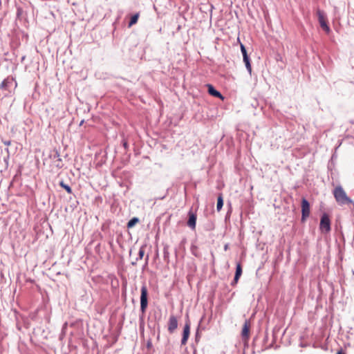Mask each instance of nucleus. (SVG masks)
<instances>
[{
    "mask_svg": "<svg viewBox=\"0 0 354 354\" xmlns=\"http://www.w3.org/2000/svg\"><path fill=\"white\" fill-rule=\"evenodd\" d=\"M207 86L209 95L214 97H219L221 100L224 99L223 96L221 94V93L216 91L212 84H207Z\"/></svg>",
    "mask_w": 354,
    "mask_h": 354,
    "instance_id": "9d476101",
    "label": "nucleus"
},
{
    "mask_svg": "<svg viewBox=\"0 0 354 354\" xmlns=\"http://www.w3.org/2000/svg\"><path fill=\"white\" fill-rule=\"evenodd\" d=\"M243 57V62H245V66L247 70L249 71L250 73L252 72V66L250 64V59L248 55L244 56Z\"/></svg>",
    "mask_w": 354,
    "mask_h": 354,
    "instance_id": "ddd939ff",
    "label": "nucleus"
},
{
    "mask_svg": "<svg viewBox=\"0 0 354 354\" xmlns=\"http://www.w3.org/2000/svg\"><path fill=\"white\" fill-rule=\"evenodd\" d=\"M317 15L318 21L319 23L321 28L326 33H329L330 32V28L328 25V20H327V17H326L325 13L323 11L318 9L317 10Z\"/></svg>",
    "mask_w": 354,
    "mask_h": 354,
    "instance_id": "7ed1b4c3",
    "label": "nucleus"
},
{
    "mask_svg": "<svg viewBox=\"0 0 354 354\" xmlns=\"http://www.w3.org/2000/svg\"><path fill=\"white\" fill-rule=\"evenodd\" d=\"M138 18H139V14L138 13H136L134 15H133L131 17V20H130L129 24V26L131 27L133 25L136 24L137 23L138 20Z\"/></svg>",
    "mask_w": 354,
    "mask_h": 354,
    "instance_id": "4468645a",
    "label": "nucleus"
},
{
    "mask_svg": "<svg viewBox=\"0 0 354 354\" xmlns=\"http://www.w3.org/2000/svg\"><path fill=\"white\" fill-rule=\"evenodd\" d=\"M336 354H345L342 350L337 351Z\"/></svg>",
    "mask_w": 354,
    "mask_h": 354,
    "instance_id": "4be33fe9",
    "label": "nucleus"
},
{
    "mask_svg": "<svg viewBox=\"0 0 354 354\" xmlns=\"http://www.w3.org/2000/svg\"><path fill=\"white\" fill-rule=\"evenodd\" d=\"M241 50L243 54V57L247 56L248 53L243 44H241Z\"/></svg>",
    "mask_w": 354,
    "mask_h": 354,
    "instance_id": "aec40b11",
    "label": "nucleus"
},
{
    "mask_svg": "<svg viewBox=\"0 0 354 354\" xmlns=\"http://www.w3.org/2000/svg\"><path fill=\"white\" fill-rule=\"evenodd\" d=\"M139 221V219L136 217H134L131 218L127 223V227L131 228L133 227L136 223H138Z\"/></svg>",
    "mask_w": 354,
    "mask_h": 354,
    "instance_id": "2eb2a0df",
    "label": "nucleus"
},
{
    "mask_svg": "<svg viewBox=\"0 0 354 354\" xmlns=\"http://www.w3.org/2000/svg\"><path fill=\"white\" fill-rule=\"evenodd\" d=\"M250 328H251V324H250V321L245 320L243 324L242 331H241V337H242V339L245 344H248V340L250 339Z\"/></svg>",
    "mask_w": 354,
    "mask_h": 354,
    "instance_id": "39448f33",
    "label": "nucleus"
},
{
    "mask_svg": "<svg viewBox=\"0 0 354 354\" xmlns=\"http://www.w3.org/2000/svg\"><path fill=\"white\" fill-rule=\"evenodd\" d=\"M178 328V320L174 315H171L168 321V331L173 333Z\"/></svg>",
    "mask_w": 354,
    "mask_h": 354,
    "instance_id": "6e6552de",
    "label": "nucleus"
},
{
    "mask_svg": "<svg viewBox=\"0 0 354 354\" xmlns=\"http://www.w3.org/2000/svg\"><path fill=\"white\" fill-rule=\"evenodd\" d=\"M242 274V268L241 263H237L236 268V272L235 276L234 278V281L235 283H236Z\"/></svg>",
    "mask_w": 354,
    "mask_h": 354,
    "instance_id": "9b49d317",
    "label": "nucleus"
},
{
    "mask_svg": "<svg viewBox=\"0 0 354 354\" xmlns=\"http://www.w3.org/2000/svg\"><path fill=\"white\" fill-rule=\"evenodd\" d=\"M241 50L243 54V57L247 56L248 53L243 44H241Z\"/></svg>",
    "mask_w": 354,
    "mask_h": 354,
    "instance_id": "6ab92c4d",
    "label": "nucleus"
},
{
    "mask_svg": "<svg viewBox=\"0 0 354 354\" xmlns=\"http://www.w3.org/2000/svg\"><path fill=\"white\" fill-rule=\"evenodd\" d=\"M56 156L57 158V167L58 168H61L62 167V160L61 158H59V154L58 153V152H56Z\"/></svg>",
    "mask_w": 354,
    "mask_h": 354,
    "instance_id": "f3484780",
    "label": "nucleus"
},
{
    "mask_svg": "<svg viewBox=\"0 0 354 354\" xmlns=\"http://www.w3.org/2000/svg\"><path fill=\"white\" fill-rule=\"evenodd\" d=\"M310 204L306 198L301 200V221H304L310 215Z\"/></svg>",
    "mask_w": 354,
    "mask_h": 354,
    "instance_id": "423d86ee",
    "label": "nucleus"
},
{
    "mask_svg": "<svg viewBox=\"0 0 354 354\" xmlns=\"http://www.w3.org/2000/svg\"><path fill=\"white\" fill-rule=\"evenodd\" d=\"M7 82H8V80H5L2 82V84H1V86H2V87H6V85H7Z\"/></svg>",
    "mask_w": 354,
    "mask_h": 354,
    "instance_id": "412c9836",
    "label": "nucleus"
},
{
    "mask_svg": "<svg viewBox=\"0 0 354 354\" xmlns=\"http://www.w3.org/2000/svg\"><path fill=\"white\" fill-rule=\"evenodd\" d=\"M223 205V194H220L217 198L216 209L218 212L221 211Z\"/></svg>",
    "mask_w": 354,
    "mask_h": 354,
    "instance_id": "f8f14e48",
    "label": "nucleus"
},
{
    "mask_svg": "<svg viewBox=\"0 0 354 354\" xmlns=\"http://www.w3.org/2000/svg\"><path fill=\"white\" fill-rule=\"evenodd\" d=\"M59 185L67 192L68 194H72V189L69 185L65 184L63 181H61Z\"/></svg>",
    "mask_w": 354,
    "mask_h": 354,
    "instance_id": "dca6fc26",
    "label": "nucleus"
},
{
    "mask_svg": "<svg viewBox=\"0 0 354 354\" xmlns=\"http://www.w3.org/2000/svg\"><path fill=\"white\" fill-rule=\"evenodd\" d=\"M331 222L329 216L324 213L320 219L319 230L322 233L328 234L331 230Z\"/></svg>",
    "mask_w": 354,
    "mask_h": 354,
    "instance_id": "f03ea898",
    "label": "nucleus"
},
{
    "mask_svg": "<svg viewBox=\"0 0 354 354\" xmlns=\"http://www.w3.org/2000/svg\"><path fill=\"white\" fill-rule=\"evenodd\" d=\"M188 216L189 219L187 221V225L192 230H195L196 223V214L192 212V211H189L188 213Z\"/></svg>",
    "mask_w": 354,
    "mask_h": 354,
    "instance_id": "1a4fd4ad",
    "label": "nucleus"
},
{
    "mask_svg": "<svg viewBox=\"0 0 354 354\" xmlns=\"http://www.w3.org/2000/svg\"><path fill=\"white\" fill-rule=\"evenodd\" d=\"M138 255H139V259H142L143 258V257L145 255V248H144V247L140 248V249L139 250Z\"/></svg>",
    "mask_w": 354,
    "mask_h": 354,
    "instance_id": "a211bd4d",
    "label": "nucleus"
},
{
    "mask_svg": "<svg viewBox=\"0 0 354 354\" xmlns=\"http://www.w3.org/2000/svg\"><path fill=\"white\" fill-rule=\"evenodd\" d=\"M190 334V323L189 321H187L184 326L183 328V337L181 339V344L185 345L187 342L188 338L189 337Z\"/></svg>",
    "mask_w": 354,
    "mask_h": 354,
    "instance_id": "0eeeda50",
    "label": "nucleus"
},
{
    "mask_svg": "<svg viewBox=\"0 0 354 354\" xmlns=\"http://www.w3.org/2000/svg\"><path fill=\"white\" fill-rule=\"evenodd\" d=\"M148 290L146 285H143L141 288L140 295V309L142 313L146 311L148 305Z\"/></svg>",
    "mask_w": 354,
    "mask_h": 354,
    "instance_id": "20e7f679",
    "label": "nucleus"
},
{
    "mask_svg": "<svg viewBox=\"0 0 354 354\" xmlns=\"http://www.w3.org/2000/svg\"><path fill=\"white\" fill-rule=\"evenodd\" d=\"M333 195L336 201L340 205L348 204L351 202L341 186H337L335 188Z\"/></svg>",
    "mask_w": 354,
    "mask_h": 354,
    "instance_id": "f257e3e1",
    "label": "nucleus"
}]
</instances>
